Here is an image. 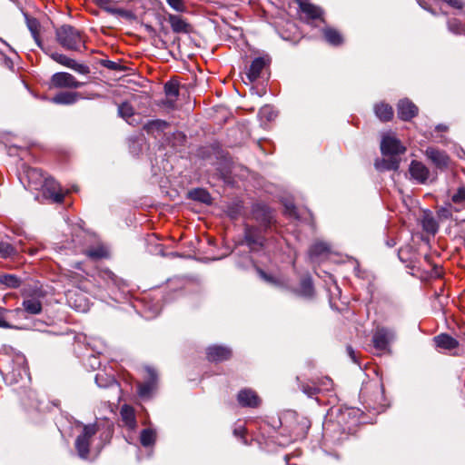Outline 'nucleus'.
Listing matches in <instances>:
<instances>
[{
    "mask_svg": "<svg viewBox=\"0 0 465 465\" xmlns=\"http://www.w3.org/2000/svg\"><path fill=\"white\" fill-rule=\"evenodd\" d=\"M266 229L263 227L257 228L253 226H246L244 232V239L247 245L252 251H257L263 246L264 235L263 232Z\"/></svg>",
    "mask_w": 465,
    "mask_h": 465,
    "instance_id": "nucleus-7",
    "label": "nucleus"
},
{
    "mask_svg": "<svg viewBox=\"0 0 465 465\" xmlns=\"http://www.w3.org/2000/svg\"><path fill=\"white\" fill-rule=\"evenodd\" d=\"M100 6L105 7V5L111 4L113 0H94Z\"/></svg>",
    "mask_w": 465,
    "mask_h": 465,
    "instance_id": "nucleus-49",
    "label": "nucleus"
},
{
    "mask_svg": "<svg viewBox=\"0 0 465 465\" xmlns=\"http://www.w3.org/2000/svg\"><path fill=\"white\" fill-rule=\"evenodd\" d=\"M260 115L266 118L268 121H272L276 117V113L270 105H264L260 110Z\"/></svg>",
    "mask_w": 465,
    "mask_h": 465,
    "instance_id": "nucleus-41",
    "label": "nucleus"
},
{
    "mask_svg": "<svg viewBox=\"0 0 465 465\" xmlns=\"http://www.w3.org/2000/svg\"><path fill=\"white\" fill-rule=\"evenodd\" d=\"M85 254L92 259H102L108 256L107 249L103 245H98L93 248H90L85 251Z\"/></svg>",
    "mask_w": 465,
    "mask_h": 465,
    "instance_id": "nucleus-36",
    "label": "nucleus"
},
{
    "mask_svg": "<svg viewBox=\"0 0 465 465\" xmlns=\"http://www.w3.org/2000/svg\"><path fill=\"white\" fill-rule=\"evenodd\" d=\"M323 35L325 40L331 45H339L343 41L341 35L337 30L331 27L323 29Z\"/></svg>",
    "mask_w": 465,
    "mask_h": 465,
    "instance_id": "nucleus-26",
    "label": "nucleus"
},
{
    "mask_svg": "<svg viewBox=\"0 0 465 465\" xmlns=\"http://www.w3.org/2000/svg\"><path fill=\"white\" fill-rule=\"evenodd\" d=\"M25 175L27 180V186L31 190H40L47 178L40 169L35 167H27L25 170Z\"/></svg>",
    "mask_w": 465,
    "mask_h": 465,
    "instance_id": "nucleus-12",
    "label": "nucleus"
},
{
    "mask_svg": "<svg viewBox=\"0 0 465 465\" xmlns=\"http://www.w3.org/2000/svg\"><path fill=\"white\" fill-rule=\"evenodd\" d=\"M300 293L305 297H311L313 294L312 281L307 277L302 280L300 285Z\"/></svg>",
    "mask_w": 465,
    "mask_h": 465,
    "instance_id": "nucleus-38",
    "label": "nucleus"
},
{
    "mask_svg": "<svg viewBox=\"0 0 465 465\" xmlns=\"http://www.w3.org/2000/svg\"><path fill=\"white\" fill-rule=\"evenodd\" d=\"M237 401L242 407L256 408L261 400L252 389H242L238 392Z\"/></svg>",
    "mask_w": 465,
    "mask_h": 465,
    "instance_id": "nucleus-14",
    "label": "nucleus"
},
{
    "mask_svg": "<svg viewBox=\"0 0 465 465\" xmlns=\"http://www.w3.org/2000/svg\"><path fill=\"white\" fill-rule=\"evenodd\" d=\"M105 65L109 68V69H115L116 67V64L113 61H107Z\"/></svg>",
    "mask_w": 465,
    "mask_h": 465,
    "instance_id": "nucleus-53",
    "label": "nucleus"
},
{
    "mask_svg": "<svg viewBox=\"0 0 465 465\" xmlns=\"http://www.w3.org/2000/svg\"><path fill=\"white\" fill-rule=\"evenodd\" d=\"M56 41L66 50L83 52L86 49L83 33L75 27L64 25L55 31Z\"/></svg>",
    "mask_w": 465,
    "mask_h": 465,
    "instance_id": "nucleus-2",
    "label": "nucleus"
},
{
    "mask_svg": "<svg viewBox=\"0 0 465 465\" xmlns=\"http://www.w3.org/2000/svg\"><path fill=\"white\" fill-rule=\"evenodd\" d=\"M398 116L403 121H410L418 114V107L409 99H402L399 102Z\"/></svg>",
    "mask_w": 465,
    "mask_h": 465,
    "instance_id": "nucleus-16",
    "label": "nucleus"
},
{
    "mask_svg": "<svg viewBox=\"0 0 465 465\" xmlns=\"http://www.w3.org/2000/svg\"><path fill=\"white\" fill-rule=\"evenodd\" d=\"M301 389H302V392L309 397L314 396L320 391V389L318 387H316L314 385H310V384H302Z\"/></svg>",
    "mask_w": 465,
    "mask_h": 465,
    "instance_id": "nucleus-42",
    "label": "nucleus"
},
{
    "mask_svg": "<svg viewBox=\"0 0 465 465\" xmlns=\"http://www.w3.org/2000/svg\"><path fill=\"white\" fill-rule=\"evenodd\" d=\"M156 433L152 429H144L141 431L140 441L143 447L153 446L155 442Z\"/></svg>",
    "mask_w": 465,
    "mask_h": 465,
    "instance_id": "nucleus-31",
    "label": "nucleus"
},
{
    "mask_svg": "<svg viewBox=\"0 0 465 465\" xmlns=\"http://www.w3.org/2000/svg\"><path fill=\"white\" fill-rule=\"evenodd\" d=\"M168 5L177 12H184L186 7L183 0H166Z\"/></svg>",
    "mask_w": 465,
    "mask_h": 465,
    "instance_id": "nucleus-43",
    "label": "nucleus"
},
{
    "mask_svg": "<svg viewBox=\"0 0 465 465\" xmlns=\"http://www.w3.org/2000/svg\"><path fill=\"white\" fill-rule=\"evenodd\" d=\"M271 63V59L268 55H263L261 57H256L251 64L248 72L246 73V77L250 83H253L256 81L260 75L262 71L269 65Z\"/></svg>",
    "mask_w": 465,
    "mask_h": 465,
    "instance_id": "nucleus-11",
    "label": "nucleus"
},
{
    "mask_svg": "<svg viewBox=\"0 0 465 465\" xmlns=\"http://www.w3.org/2000/svg\"><path fill=\"white\" fill-rule=\"evenodd\" d=\"M441 214L444 216V217H448L450 215V213L448 210H442L441 211Z\"/></svg>",
    "mask_w": 465,
    "mask_h": 465,
    "instance_id": "nucleus-55",
    "label": "nucleus"
},
{
    "mask_svg": "<svg viewBox=\"0 0 465 465\" xmlns=\"http://www.w3.org/2000/svg\"><path fill=\"white\" fill-rule=\"evenodd\" d=\"M252 218L260 223L261 227L267 229L272 223L273 216L268 206L262 203H255L252 208Z\"/></svg>",
    "mask_w": 465,
    "mask_h": 465,
    "instance_id": "nucleus-9",
    "label": "nucleus"
},
{
    "mask_svg": "<svg viewBox=\"0 0 465 465\" xmlns=\"http://www.w3.org/2000/svg\"><path fill=\"white\" fill-rule=\"evenodd\" d=\"M433 340L436 346L440 349L450 351L459 346V341L446 333L437 335Z\"/></svg>",
    "mask_w": 465,
    "mask_h": 465,
    "instance_id": "nucleus-20",
    "label": "nucleus"
},
{
    "mask_svg": "<svg viewBox=\"0 0 465 465\" xmlns=\"http://www.w3.org/2000/svg\"><path fill=\"white\" fill-rule=\"evenodd\" d=\"M122 420L126 427L130 430H134L136 426L135 416L133 409L126 405L122 407L121 410Z\"/></svg>",
    "mask_w": 465,
    "mask_h": 465,
    "instance_id": "nucleus-25",
    "label": "nucleus"
},
{
    "mask_svg": "<svg viewBox=\"0 0 465 465\" xmlns=\"http://www.w3.org/2000/svg\"><path fill=\"white\" fill-rule=\"evenodd\" d=\"M40 190L43 192V195L47 199H51L52 202L63 203L64 194L60 185L54 179L47 177Z\"/></svg>",
    "mask_w": 465,
    "mask_h": 465,
    "instance_id": "nucleus-8",
    "label": "nucleus"
},
{
    "mask_svg": "<svg viewBox=\"0 0 465 465\" xmlns=\"http://www.w3.org/2000/svg\"><path fill=\"white\" fill-rule=\"evenodd\" d=\"M18 253L16 248L7 242H0V257L3 259L13 258Z\"/></svg>",
    "mask_w": 465,
    "mask_h": 465,
    "instance_id": "nucleus-33",
    "label": "nucleus"
},
{
    "mask_svg": "<svg viewBox=\"0 0 465 465\" xmlns=\"http://www.w3.org/2000/svg\"><path fill=\"white\" fill-rule=\"evenodd\" d=\"M25 19L27 27L31 32L33 38L35 39L37 45L41 46V41L39 38V22L35 18H31L28 16H25Z\"/></svg>",
    "mask_w": 465,
    "mask_h": 465,
    "instance_id": "nucleus-32",
    "label": "nucleus"
},
{
    "mask_svg": "<svg viewBox=\"0 0 465 465\" xmlns=\"http://www.w3.org/2000/svg\"><path fill=\"white\" fill-rule=\"evenodd\" d=\"M81 98V94L76 92H60L51 98V102L56 104H74Z\"/></svg>",
    "mask_w": 465,
    "mask_h": 465,
    "instance_id": "nucleus-19",
    "label": "nucleus"
},
{
    "mask_svg": "<svg viewBox=\"0 0 465 465\" xmlns=\"http://www.w3.org/2000/svg\"><path fill=\"white\" fill-rule=\"evenodd\" d=\"M35 252H36V250H33V249H32V250H30V251H29V253H30L31 255L35 254Z\"/></svg>",
    "mask_w": 465,
    "mask_h": 465,
    "instance_id": "nucleus-58",
    "label": "nucleus"
},
{
    "mask_svg": "<svg viewBox=\"0 0 465 465\" xmlns=\"http://www.w3.org/2000/svg\"><path fill=\"white\" fill-rule=\"evenodd\" d=\"M0 282L9 288H17L21 284V280L13 274H5L0 278Z\"/></svg>",
    "mask_w": 465,
    "mask_h": 465,
    "instance_id": "nucleus-39",
    "label": "nucleus"
},
{
    "mask_svg": "<svg viewBox=\"0 0 465 465\" xmlns=\"http://www.w3.org/2000/svg\"><path fill=\"white\" fill-rule=\"evenodd\" d=\"M45 53L48 54L50 58L54 62L67 68H70L78 74L84 75L90 74V68L88 65L77 63L75 60L69 58L63 54L51 52L50 50H45Z\"/></svg>",
    "mask_w": 465,
    "mask_h": 465,
    "instance_id": "nucleus-4",
    "label": "nucleus"
},
{
    "mask_svg": "<svg viewBox=\"0 0 465 465\" xmlns=\"http://www.w3.org/2000/svg\"><path fill=\"white\" fill-rule=\"evenodd\" d=\"M405 147L400 140L391 135H384L381 143V151L383 158L375 162V168L379 171L397 170L400 166L398 155L405 152Z\"/></svg>",
    "mask_w": 465,
    "mask_h": 465,
    "instance_id": "nucleus-1",
    "label": "nucleus"
},
{
    "mask_svg": "<svg viewBox=\"0 0 465 465\" xmlns=\"http://www.w3.org/2000/svg\"><path fill=\"white\" fill-rule=\"evenodd\" d=\"M105 10L107 12H109L110 14H113V15H120L122 16H127L128 15V12L127 11H124L123 9H115V8H109V7H105Z\"/></svg>",
    "mask_w": 465,
    "mask_h": 465,
    "instance_id": "nucleus-47",
    "label": "nucleus"
},
{
    "mask_svg": "<svg viewBox=\"0 0 465 465\" xmlns=\"http://www.w3.org/2000/svg\"><path fill=\"white\" fill-rule=\"evenodd\" d=\"M300 9L308 19L312 20L321 18L322 15V10L311 3L304 5Z\"/></svg>",
    "mask_w": 465,
    "mask_h": 465,
    "instance_id": "nucleus-28",
    "label": "nucleus"
},
{
    "mask_svg": "<svg viewBox=\"0 0 465 465\" xmlns=\"http://www.w3.org/2000/svg\"><path fill=\"white\" fill-rule=\"evenodd\" d=\"M150 380L138 384V394L142 398L149 397L154 389L157 374L152 368H146Z\"/></svg>",
    "mask_w": 465,
    "mask_h": 465,
    "instance_id": "nucleus-18",
    "label": "nucleus"
},
{
    "mask_svg": "<svg viewBox=\"0 0 465 465\" xmlns=\"http://www.w3.org/2000/svg\"><path fill=\"white\" fill-rule=\"evenodd\" d=\"M84 84L79 82L75 77L66 72H58L52 75L51 85L55 88H80Z\"/></svg>",
    "mask_w": 465,
    "mask_h": 465,
    "instance_id": "nucleus-6",
    "label": "nucleus"
},
{
    "mask_svg": "<svg viewBox=\"0 0 465 465\" xmlns=\"http://www.w3.org/2000/svg\"><path fill=\"white\" fill-rule=\"evenodd\" d=\"M0 42L4 43V45H6V42H5L3 39H0Z\"/></svg>",
    "mask_w": 465,
    "mask_h": 465,
    "instance_id": "nucleus-60",
    "label": "nucleus"
},
{
    "mask_svg": "<svg viewBox=\"0 0 465 465\" xmlns=\"http://www.w3.org/2000/svg\"><path fill=\"white\" fill-rule=\"evenodd\" d=\"M95 382L101 388H118V384L115 379L112 375H107L105 373H97L95 375Z\"/></svg>",
    "mask_w": 465,
    "mask_h": 465,
    "instance_id": "nucleus-27",
    "label": "nucleus"
},
{
    "mask_svg": "<svg viewBox=\"0 0 465 465\" xmlns=\"http://www.w3.org/2000/svg\"><path fill=\"white\" fill-rule=\"evenodd\" d=\"M284 213L290 217L299 220L296 207L292 203H286L284 204Z\"/></svg>",
    "mask_w": 465,
    "mask_h": 465,
    "instance_id": "nucleus-45",
    "label": "nucleus"
},
{
    "mask_svg": "<svg viewBox=\"0 0 465 465\" xmlns=\"http://www.w3.org/2000/svg\"><path fill=\"white\" fill-rule=\"evenodd\" d=\"M0 42L4 43V45H6V42H5L3 39H0Z\"/></svg>",
    "mask_w": 465,
    "mask_h": 465,
    "instance_id": "nucleus-61",
    "label": "nucleus"
},
{
    "mask_svg": "<svg viewBox=\"0 0 465 465\" xmlns=\"http://www.w3.org/2000/svg\"><path fill=\"white\" fill-rule=\"evenodd\" d=\"M189 195L193 200L199 201L203 203H209L211 202V195L204 189H194L189 193Z\"/></svg>",
    "mask_w": 465,
    "mask_h": 465,
    "instance_id": "nucleus-37",
    "label": "nucleus"
},
{
    "mask_svg": "<svg viewBox=\"0 0 465 465\" xmlns=\"http://www.w3.org/2000/svg\"><path fill=\"white\" fill-rule=\"evenodd\" d=\"M451 200L455 203L465 202V188L460 187L458 191L451 196Z\"/></svg>",
    "mask_w": 465,
    "mask_h": 465,
    "instance_id": "nucleus-44",
    "label": "nucleus"
},
{
    "mask_svg": "<svg viewBox=\"0 0 465 465\" xmlns=\"http://www.w3.org/2000/svg\"><path fill=\"white\" fill-rule=\"evenodd\" d=\"M243 431H244V428L243 427H239V428L234 429L233 433L236 436H242Z\"/></svg>",
    "mask_w": 465,
    "mask_h": 465,
    "instance_id": "nucleus-51",
    "label": "nucleus"
},
{
    "mask_svg": "<svg viewBox=\"0 0 465 465\" xmlns=\"http://www.w3.org/2000/svg\"><path fill=\"white\" fill-rule=\"evenodd\" d=\"M418 3L419 5L424 8L425 10H428L429 12H430L432 15H436V13L434 11H432L431 9H430L429 7H427L425 5H423V3L420 1V0H418Z\"/></svg>",
    "mask_w": 465,
    "mask_h": 465,
    "instance_id": "nucleus-52",
    "label": "nucleus"
},
{
    "mask_svg": "<svg viewBox=\"0 0 465 465\" xmlns=\"http://www.w3.org/2000/svg\"><path fill=\"white\" fill-rule=\"evenodd\" d=\"M421 224L424 231L432 234L436 233L439 229L436 220L430 214L423 216Z\"/></svg>",
    "mask_w": 465,
    "mask_h": 465,
    "instance_id": "nucleus-34",
    "label": "nucleus"
},
{
    "mask_svg": "<svg viewBox=\"0 0 465 465\" xmlns=\"http://www.w3.org/2000/svg\"><path fill=\"white\" fill-rule=\"evenodd\" d=\"M118 114L121 117H123L124 119H125V121L129 124H134V120H131V118L134 116V110L133 108V106L128 104V103H123L119 105L118 107Z\"/></svg>",
    "mask_w": 465,
    "mask_h": 465,
    "instance_id": "nucleus-29",
    "label": "nucleus"
},
{
    "mask_svg": "<svg viewBox=\"0 0 465 465\" xmlns=\"http://www.w3.org/2000/svg\"><path fill=\"white\" fill-rule=\"evenodd\" d=\"M437 129L440 130V131H444V130H446V127L441 125V124H440V125L437 126Z\"/></svg>",
    "mask_w": 465,
    "mask_h": 465,
    "instance_id": "nucleus-57",
    "label": "nucleus"
},
{
    "mask_svg": "<svg viewBox=\"0 0 465 465\" xmlns=\"http://www.w3.org/2000/svg\"><path fill=\"white\" fill-rule=\"evenodd\" d=\"M23 312L29 314H39L42 312V303L36 298H27L23 301Z\"/></svg>",
    "mask_w": 465,
    "mask_h": 465,
    "instance_id": "nucleus-22",
    "label": "nucleus"
},
{
    "mask_svg": "<svg viewBox=\"0 0 465 465\" xmlns=\"http://www.w3.org/2000/svg\"><path fill=\"white\" fill-rule=\"evenodd\" d=\"M425 155L439 169L448 166L449 157L443 151L434 147H428L425 151Z\"/></svg>",
    "mask_w": 465,
    "mask_h": 465,
    "instance_id": "nucleus-15",
    "label": "nucleus"
},
{
    "mask_svg": "<svg viewBox=\"0 0 465 465\" xmlns=\"http://www.w3.org/2000/svg\"><path fill=\"white\" fill-rule=\"evenodd\" d=\"M74 307H75V310H77V311H85V308L82 307L81 304L80 305H75Z\"/></svg>",
    "mask_w": 465,
    "mask_h": 465,
    "instance_id": "nucleus-56",
    "label": "nucleus"
},
{
    "mask_svg": "<svg viewBox=\"0 0 465 465\" xmlns=\"http://www.w3.org/2000/svg\"><path fill=\"white\" fill-rule=\"evenodd\" d=\"M260 276L266 282H272V277L268 276L263 271L259 270Z\"/></svg>",
    "mask_w": 465,
    "mask_h": 465,
    "instance_id": "nucleus-50",
    "label": "nucleus"
},
{
    "mask_svg": "<svg viewBox=\"0 0 465 465\" xmlns=\"http://www.w3.org/2000/svg\"><path fill=\"white\" fill-rule=\"evenodd\" d=\"M376 116L381 121H389L393 116L392 107L387 104H378L374 107Z\"/></svg>",
    "mask_w": 465,
    "mask_h": 465,
    "instance_id": "nucleus-24",
    "label": "nucleus"
},
{
    "mask_svg": "<svg viewBox=\"0 0 465 465\" xmlns=\"http://www.w3.org/2000/svg\"><path fill=\"white\" fill-rule=\"evenodd\" d=\"M347 352H348V355L350 356V358L352 360V361L357 363L358 361H357V358H356V353H355L354 350L351 346L347 347Z\"/></svg>",
    "mask_w": 465,
    "mask_h": 465,
    "instance_id": "nucleus-48",
    "label": "nucleus"
},
{
    "mask_svg": "<svg viewBox=\"0 0 465 465\" xmlns=\"http://www.w3.org/2000/svg\"><path fill=\"white\" fill-rule=\"evenodd\" d=\"M168 126L169 124L167 122L156 119L146 123L143 125V129L146 131L147 134L155 135L161 132H163Z\"/></svg>",
    "mask_w": 465,
    "mask_h": 465,
    "instance_id": "nucleus-21",
    "label": "nucleus"
},
{
    "mask_svg": "<svg viewBox=\"0 0 465 465\" xmlns=\"http://www.w3.org/2000/svg\"><path fill=\"white\" fill-rule=\"evenodd\" d=\"M329 246L325 242H315L313 243L310 250H309V255L311 259L318 258L329 252Z\"/></svg>",
    "mask_w": 465,
    "mask_h": 465,
    "instance_id": "nucleus-30",
    "label": "nucleus"
},
{
    "mask_svg": "<svg viewBox=\"0 0 465 465\" xmlns=\"http://www.w3.org/2000/svg\"><path fill=\"white\" fill-rule=\"evenodd\" d=\"M92 360L95 362L97 361V359L95 357H92Z\"/></svg>",
    "mask_w": 465,
    "mask_h": 465,
    "instance_id": "nucleus-59",
    "label": "nucleus"
},
{
    "mask_svg": "<svg viewBox=\"0 0 465 465\" xmlns=\"http://www.w3.org/2000/svg\"><path fill=\"white\" fill-rule=\"evenodd\" d=\"M164 92L171 101H175L179 95V84L176 81H168L164 84Z\"/></svg>",
    "mask_w": 465,
    "mask_h": 465,
    "instance_id": "nucleus-35",
    "label": "nucleus"
},
{
    "mask_svg": "<svg viewBox=\"0 0 465 465\" xmlns=\"http://www.w3.org/2000/svg\"><path fill=\"white\" fill-rule=\"evenodd\" d=\"M21 314H23L21 308L8 310L4 307H0V328L19 329V327L13 324L12 322H16Z\"/></svg>",
    "mask_w": 465,
    "mask_h": 465,
    "instance_id": "nucleus-10",
    "label": "nucleus"
},
{
    "mask_svg": "<svg viewBox=\"0 0 465 465\" xmlns=\"http://www.w3.org/2000/svg\"><path fill=\"white\" fill-rule=\"evenodd\" d=\"M98 427L95 423L84 425L81 434L75 440V449L81 459H87L91 439L96 434Z\"/></svg>",
    "mask_w": 465,
    "mask_h": 465,
    "instance_id": "nucleus-3",
    "label": "nucleus"
},
{
    "mask_svg": "<svg viewBox=\"0 0 465 465\" xmlns=\"http://www.w3.org/2000/svg\"><path fill=\"white\" fill-rule=\"evenodd\" d=\"M446 2L449 5L457 8L461 9L463 7V3L461 0H443Z\"/></svg>",
    "mask_w": 465,
    "mask_h": 465,
    "instance_id": "nucleus-46",
    "label": "nucleus"
},
{
    "mask_svg": "<svg viewBox=\"0 0 465 465\" xmlns=\"http://www.w3.org/2000/svg\"><path fill=\"white\" fill-rule=\"evenodd\" d=\"M448 28L450 32L460 35L463 32V25L458 19H450L448 21Z\"/></svg>",
    "mask_w": 465,
    "mask_h": 465,
    "instance_id": "nucleus-40",
    "label": "nucleus"
},
{
    "mask_svg": "<svg viewBox=\"0 0 465 465\" xmlns=\"http://www.w3.org/2000/svg\"><path fill=\"white\" fill-rule=\"evenodd\" d=\"M296 2L298 3L300 8L302 6H303L304 5L308 4L309 3V0H296Z\"/></svg>",
    "mask_w": 465,
    "mask_h": 465,
    "instance_id": "nucleus-54",
    "label": "nucleus"
},
{
    "mask_svg": "<svg viewBox=\"0 0 465 465\" xmlns=\"http://www.w3.org/2000/svg\"><path fill=\"white\" fill-rule=\"evenodd\" d=\"M395 337L393 330L385 327L377 328L372 336L373 346L379 351H387Z\"/></svg>",
    "mask_w": 465,
    "mask_h": 465,
    "instance_id": "nucleus-5",
    "label": "nucleus"
},
{
    "mask_svg": "<svg viewBox=\"0 0 465 465\" xmlns=\"http://www.w3.org/2000/svg\"><path fill=\"white\" fill-rule=\"evenodd\" d=\"M232 351L228 347L213 345L207 349V358L211 361H223L228 360Z\"/></svg>",
    "mask_w": 465,
    "mask_h": 465,
    "instance_id": "nucleus-17",
    "label": "nucleus"
},
{
    "mask_svg": "<svg viewBox=\"0 0 465 465\" xmlns=\"http://www.w3.org/2000/svg\"><path fill=\"white\" fill-rule=\"evenodd\" d=\"M0 42L4 43V45H6V42H5L3 39H0Z\"/></svg>",
    "mask_w": 465,
    "mask_h": 465,
    "instance_id": "nucleus-62",
    "label": "nucleus"
},
{
    "mask_svg": "<svg viewBox=\"0 0 465 465\" xmlns=\"http://www.w3.org/2000/svg\"><path fill=\"white\" fill-rule=\"evenodd\" d=\"M168 21L171 25V27L175 33H187L188 32V24L179 15H170L168 17Z\"/></svg>",
    "mask_w": 465,
    "mask_h": 465,
    "instance_id": "nucleus-23",
    "label": "nucleus"
},
{
    "mask_svg": "<svg viewBox=\"0 0 465 465\" xmlns=\"http://www.w3.org/2000/svg\"><path fill=\"white\" fill-rule=\"evenodd\" d=\"M409 173L411 179L415 180L418 183H425L430 177L429 169L419 161H411Z\"/></svg>",
    "mask_w": 465,
    "mask_h": 465,
    "instance_id": "nucleus-13",
    "label": "nucleus"
}]
</instances>
